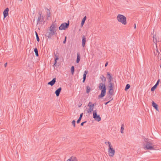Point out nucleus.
Listing matches in <instances>:
<instances>
[{
    "instance_id": "obj_1",
    "label": "nucleus",
    "mask_w": 161,
    "mask_h": 161,
    "mask_svg": "<svg viewBox=\"0 0 161 161\" xmlns=\"http://www.w3.org/2000/svg\"><path fill=\"white\" fill-rule=\"evenodd\" d=\"M106 86L105 83H100L98 86L99 89L101 90V93L98 97L99 99L103 97L105 95L106 93Z\"/></svg>"
},
{
    "instance_id": "obj_2",
    "label": "nucleus",
    "mask_w": 161,
    "mask_h": 161,
    "mask_svg": "<svg viewBox=\"0 0 161 161\" xmlns=\"http://www.w3.org/2000/svg\"><path fill=\"white\" fill-rule=\"evenodd\" d=\"M118 21L124 25L126 24V18L124 15L120 14L118 15L117 17Z\"/></svg>"
},
{
    "instance_id": "obj_3",
    "label": "nucleus",
    "mask_w": 161,
    "mask_h": 161,
    "mask_svg": "<svg viewBox=\"0 0 161 161\" xmlns=\"http://www.w3.org/2000/svg\"><path fill=\"white\" fill-rule=\"evenodd\" d=\"M147 139H146L145 140V142L146 143V144H144V148L145 150H154V148L153 146L152 143L150 141H147Z\"/></svg>"
},
{
    "instance_id": "obj_4",
    "label": "nucleus",
    "mask_w": 161,
    "mask_h": 161,
    "mask_svg": "<svg viewBox=\"0 0 161 161\" xmlns=\"http://www.w3.org/2000/svg\"><path fill=\"white\" fill-rule=\"evenodd\" d=\"M108 153L109 156L110 157H113L114 155L115 151L112 148V146L110 142H108Z\"/></svg>"
},
{
    "instance_id": "obj_5",
    "label": "nucleus",
    "mask_w": 161,
    "mask_h": 161,
    "mask_svg": "<svg viewBox=\"0 0 161 161\" xmlns=\"http://www.w3.org/2000/svg\"><path fill=\"white\" fill-rule=\"evenodd\" d=\"M69 26V21H68V23H63L61 24L59 27L60 30H65L67 29Z\"/></svg>"
},
{
    "instance_id": "obj_6",
    "label": "nucleus",
    "mask_w": 161,
    "mask_h": 161,
    "mask_svg": "<svg viewBox=\"0 0 161 161\" xmlns=\"http://www.w3.org/2000/svg\"><path fill=\"white\" fill-rule=\"evenodd\" d=\"M47 32L45 34L46 36L48 37L49 38H51L52 36L54 35L55 32H56L54 30H52L51 29L47 30Z\"/></svg>"
},
{
    "instance_id": "obj_7",
    "label": "nucleus",
    "mask_w": 161,
    "mask_h": 161,
    "mask_svg": "<svg viewBox=\"0 0 161 161\" xmlns=\"http://www.w3.org/2000/svg\"><path fill=\"white\" fill-rule=\"evenodd\" d=\"M93 117L96 121L99 122L101 120V118L99 115L97 114V110L96 109L93 111Z\"/></svg>"
},
{
    "instance_id": "obj_8",
    "label": "nucleus",
    "mask_w": 161,
    "mask_h": 161,
    "mask_svg": "<svg viewBox=\"0 0 161 161\" xmlns=\"http://www.w3.org/2000/svg\"><path fill=\"white\" fill-rule=\"evenodd\" d=\"M42 13L41 12H39L38 14L39 15L38 16L37 19V24L39 23L42 24V22H43L44 17L42 15Z\"/></svg>"
},
{
    "instance_id": "obj_9",
    "label": "nucleus",
    "mask_w": 161,
    "mask_h": 161,
    "mask_svg": "<svg viewBox=\"0 0 161 161\" xmlns=\"http://www.w3.org/2000/svg\"><path fill=\"white\" fill-rule=\"evenodd\" d=\"M153 35V42L155 43L156 45H157V43L159 42V38H158L155 34H154V31H153V33H152Z\"/></svg>"
},
{
    "instance_id": "obj_10",
    "label": "nucleus",
    "mask_w": 161,
    "mask_h": 161,
    "mask_svg": "<svg viewBox=\"0 0 161 161\" xmlns=\"http://www.w3.org/2000/svg\"><path fill=\"white\" fill-rule=\"evenodd\" d=\"M160 50L159 51L158 49H157L156 52H154L155 56H157L158 59H160V60L161 58V53H160Z\"/></svg>"
},
{
    "instance_id": "obj_11",
    "label": "nucleus",
    "mask_w": 161,
    "mask_h": 161,
    "mask_svg": "<svg viewBox=\"0 0 161 161\" xmlns=\"http://www.w3.org/2000/svg\"><path fill=\"white\" fill-rule=\"evenodd\" d=\"M9 9L8 8H6L4 11L3 12L4 18H5L8 15V12Z\"/></svg>"
},
{
    "instance_id": "obj_12",
    "label": "nucleus",
    "mask_w": 161,
    "mask_h": 161,
    "mask_svg": "<svg viewBox=\"0 0 161 161\" xmlns=\"http://www.w3.org/2000/svg\"><path fill=\"white\" fill-rule=\"evenodd\" d=\"M56 82V78H53L51 81L48 82L47 83V84L48 85H51V86H52L55 84Z\"/></svg>"
},
{
    "instance_id": "obj_13",
    "label": "nucleus",
    "mask_w": 161,
    "mask_h": 161,
    "mask_svg": "<svg viewBox=\"0 0 161 161\" xmlns=\"http://www.w3.org/2000/svg\"><path fill=\"white\" fill-rule=\"evenodd\" d=\"M89 108L87 110V113H90L92 112L94 108V103L92 104V105H89Z\"/></svg>"
},
{
    "instance_id": "obj_14",
    "label": "nucleus",
    "mask_w": 161,
    "mask_h": 161,
    "mask_svg": "<svg viewBox=\"0 0 161 161\" xmlns=\"http://www.w3.org/2000/svg\"><path fill=\"white\" fill-rule=\"evenodd\" d=\"M61 90L62 88L60 87L56 90L55 93L57 97H58L59 96L60 93L61 91Z\"/></svg>"
},
{
    "instance_id": "obj_15",
    "label": "nucleus",
    "mask_w": 161,
    "mask_h": 161,
    "mask_svg": "<svg viewBox=\"0 0 161 161\" xmlns=\"http://www.w3.org/2000/svg\"><path fill=\"white\" fill-rule=\"evenodd\" d=\"M45 8V9L47 10L46 13L47 14V19H48V18L50 17L51 12H50V10L47 8Z\"/></svg>"
},
{
    "instance_id": "obj_16",
    "label": "nucleus",
    "mask_w": 161,
    "mask_h": 161,
    "mask_svg": "<svg viewBox=\"0 0 161 161\" xmlns=\"http://www.w3.org/2000/svg\"><path fill=\"white\" fill-rule=\"evenodd\" d=\"M152 105L155 109L156 110L158 111V105L155 103L153 101L152 102Z\"/></svg>"
},
{
    "instance_id": "obj_17",
    "label": "nucleus",
    "mask_w": 161,
    "mask_h": 161,
    "mask_svg": "<svg viewBox=\"0 0 161 161\" xmlns=\"http://www.w3.org/2000/svg\"><path fill=\"white\" fill-rule=\"evenodd\" d=\"M86 38L84 35L82 36V46L84 47L85 46L86 42Z\"/></svg>"
},
{
    "instance_id": "obj_18",
    "label": "nucleus",
    "mask_w": 161,
    "mask_h": 161,
    "mask_svg": "<svg viewBox=\"0 0 161 161\" xmlns=\"http://www.w3.org/2000/svg\"><path fill=\"white\" fill-rule=\"evenodd\" d=\"M114 92V88L109 89L108 92L109 94V96L108 97L110 98L112 96Z\"/></svg>"
},
{
    "instance_id": "obj_19",
    "label": "nucleus",
    "mask_w": 161,
    "mask_h": 161,
    "mask_svg": "<svg viewBox=\"0 0 161 161\" xmlns=\"http://www.w3.org/2000/svg\"><path fill=\"white\" fill-rule=\"evenodd\" d=\"M107 76H110V77L108 79V82H111L112 80L113 79L112 76H111V74L109 72H108L107 73Z\"/></svg>"
},
{
    "instance_id": "obj_20",
    "label": "nucleus",
    "mask_w": 161,
    "mask_h": 161,
    "mask_svg": "<svg viewBox=\"0 0 161 161\" xmlns=\"http://www.w3.org/2000/svg\"><path fill=\"white\" fill-rule=\"evenodd\" d=\"M109 84H108V87L109 89H113L114 88V85L113 83H112L111 82H108Z\"/></svg>"
},
{
    "instance_id": "obj_21",
    "label": "nucleus",
    "mask_w": 161,
    "mask_h": 161,
    "mask_svg": "<svg viewBox=\"0 0 161 161\" xmlns=\"http://www.w3.org/2000/svg\"><path fill=\"white\" fill-rule=\"evenodd\" d=\"M77 58L76 62L77 63H78L79 62L80 60V54L79 53H77Z\"/></svg>"
},
{
    "instance_id": "obj_22",
    "label": "nucleus",
    "mask_w": 161,
    "mask_h": 161,
    "mask_svg": "<svg viewBox=\"0 0 161 161\" xmlns=\"http://www.w3.org/2000/svg\"><path fill=\"white\" fill-rule=\"evenodd\" d=\"M86 16H85L82 19L81 22V27L83 26V25H84V24L85 22V21L86 20Z\"/></svg>"
},
{
    "instance_id": "obj_23",
    "label": "nucleus",
    "mask_w": 161,
    "mask_h": 161,
    "mask_svg": "<svg viewBox=\"0 0 161 161\" xmlns=\"http://www.w3.org/2000/svg\"><path fill=\"white\" fill-rule=\"evenodd\" d=\"M100 79L101 80L103 81V83H105L106 80V78L103 75H102L100 77Z\"/></svg>"
},
{
    "instance_id": "obj_24",
    "label": "nucleus",
    "mask_w": 161,
    "mask_h": 161,
    "mask_svg": "<svg viewBox=\"0 0 161 161\" xmlns=\"http://www.w3.org/2000/svg\"><path fill=\"white\" fill-rule=\"evenodd\" d=\"M83 114V113H82L80 114L79 118L78 119L77 121V124H78L80 122V121L81 120V118L82 117Z\"/></svg>"
},
{
    "instance_id": "obj_25",
    "label": "nucleus",
    "mask_w": 161,
    "mask_h": 161,
    "mask_svg": "<svg viewBox=\"0 0 161 161\" xmlns=\"http://www.w3.org/2000/svg\"><path fill=\"white\" fill-rule=\"evenodd\" d=\"M34 51L35 53V55L36 56L38 57L39 56L38 53V49L36 47L34 49Z\"/></svg>"
},
{
    "instance_id": "obj_26",
    "label": "nucleus",
    "mask_w": 161,
    "mask_h": 161,
    "mask_svg": "<svg viewBox=\"0 0 161 161\" xmlns=\"http://www.w3.org/2000/svg\"><path fill=\"white\" fill-rule=\"evenodd\" d=\"M69 159H71V161H78L76 157H72Z\"/></svg>"
},
{
    "instance_id": "obj_27",
    "label": "nucleus",
    "mask_w": 161,
    "mask_h": 161,
    "mask_svg": "<svg viewBox=\"0 0 161 161\" xmlns=\"http://www.w3.org/2000/svg\"><path fill=\"white\" fill-rule=\"evenodd\" d=\"M130 85L129 84H127L126 85L125 87V91H127L128 89H129L130 87Z\"/></svg>"
},
{
    "instance_id": "obj_28",
    "label": "nucleus",
    "mask_w": 161,
    "mask_h": 161,
    "mask_svg": "<svg viewBox=\"0 0 161 161\" xmlns=\"http://www.w3.org/2000/svg\"><path fill=\"white\" fill-rule=\"evenodd\" d=\"M91 90L90 87L88 86H86V92L87 93H88Z\"/></svg>"
},
{
    "instance_id": "obj_29",
    "label": "nucleus",
    "mask_w": 161,
    "mask_h": 161,
    "mask_svg": "<svg viewBox=\"0 0 161 161\" xmlns=\"http://www.w3.org/2000/svg\"><path fill=\"white\" fill-rule=\"evenodd\" d=\"M55 28V25L53 23L52 24L51 26L50 27V29H51L52 30H54V29Z\"/></svg>"
},
{
    "instance_id": "obj_30",
    "label": "nucleus",
    "mask_w": 161,
    "mask_h": 161,
    "mask_svg": "<svg viewBox=\"0 0 161 161\" xmlns=\"http://www.w3.org/2000/svg\"><path fill=\"white\" fill-rule=\"evenodd\" d=\"M71 73L72 75L74 74L75 71V68L74 66H72L71 68Z\"/></svg>"
},
{
    "instance_id": "obj_31",
    "label": "nucleus",
    "mask_w": 161,
    "mask_h": 161,
    "mask_svg": "<svg viewBox=\"0 0 161 161\" xmlns=\"http://www.w3.org/2000/svg\"><path fill=\"white\" fill-rule=\"evenodd\" d=\"M124 125L122 124L121 125V129H120V132L121 133H123L124 132V131H123L124 130Z\"/></svg>"
},
{
    "instance_id": "obj_32",
    "label": "nucleus",
    "mask_w": 161,
    "mask_h": 161,
    "mask_svg": "<svg viewBox=\"0 0 161 161\" xmlns=\"http://www.w3.org/2000/svg\"><path fill=\"white\" fill-rule=\"evenodd\" d=\"M35 34H36V40H37V42H39L40 41V39H39V37L38 36V34H37V32L36 31H35Z\"/></svg>"
},
{
    "instance_id": "obj_33",
    "label": "nucleus",
    "mask_w": 161,
    "mask_h": 161,
    "mask_svg": "<svg viewBox=\"0 0 161 161\" xmlns=\"http://www.w3.org/2000/svg\"><path fill=\"white\" fill-rule=\"evenodd\" d=\"M157 86L155 85L153 87H152L151 89V90L152 92L156 88Z\"/></svg>"
},
{
    "instance_id": "obj_34",
    "label": "nucleus",
    "mask_w": 161,
    "mask_h": 161,
    "mask_svg": "<svg viewBox=\"0 0 161 161\" xmlns=\"http://www.w3.org/2000/svg\"><path fill=\"white\" fill-rule=\"evenodd\" d=\"M54 54H55L54 59L58 60L59 59L58 56V55H57L55 53Z\"/></svg>"
},
{
    "instance_id": "obj_35",
    "label": "nucleus",
    "mask_w": 161,
    "mask_h": 161,
    "mask_svg": "<svg viewBox=\"0 0 161 161\" xmlns=\"http://www.w3.org/2000/svg\"><path fill=\"white\" fill-rule=\"evenodd\" d=\"M72 124L73 125L74 127H75V120H73L72 122Z\"/></svg>"
},
{
    "instance_id": "obj_36",
    "label": "nucleus",
    "mask_w": 161,
    "mask_h": 161,
    "mask_svg": "<svg viewBox=\"0 0 161 161\" xmlns=\"http://www.w3.org/2000/svg\"><path fill=\"white\" fill-rule=\"evenodd\" d=\"M159 82H160V79H159L157 80V83H156V84H155V85H156L157 86L159 85Z\"/></svg>"
},
{
    "instance_id": "obj_37",
    "label": "nucleus",
    "mask_w": 161,
    "mask_h": 161,
    "mask_svg": "<svg viewBox=\"0 0 161 161\" xmlns=\"http://www.w3.org/2000/svg\"><path fill=\"white\" fill-rule=\"evenodd\" d=\"M66 39H67V37L66 36H65V37L64 40V41L63 42V43L64 44L66 42Z\"/></svg>"
},
{
    "instance_id": "obj_38",
    "label": "nucleus",
    "mask_w": 161,
    "mask_h": 161,
    "mask_svg": "<svg viewBox=\"0 0 161 161\" xmlns=\"http://www.w3.org/2000/svg\"><path fill=\"white\" fill-rule=\"evenodd\" d=\"M86 121H84L82 123H81L80 124V125L82 126H83V125H84V124L85 123H86Z\"/></svg>"
},
{
    "instance_id": "obj_39",
    "label": "nucleus",
    "mask_w": 161,
    "mask_h": 161,
    "mask_svg": "<svg viewBox=\"0 0 161 161\" xmlns=\"http://www.w3.org/2000/svg\"><path fill=\"white\" fill-rule=\"evenodd\" d=\"M88 73V71L87 70H85L84 71V74L86 75Z\"/></svg>"
},
{
    "instance_id": "obj_40",
    "label": "nucleus",
    "mask_w": 161,
    "mask_h": 161,
    "mask_svg": "<svg viewBox=\"0 0 161 161\" xmlns=\"http://www.w3.org/2000/svg\"><path fill=\"white\" fill-rule=\"evenodd\" d=\"M112 99H113V98H112V99H111V100H109V101H108V102H106V103H105V105H107V104H108V103H109V102H110L111 100H112Z\"/></svg>"
},
{
    "instance_id": "obj_41",
    "label": "nucleus",
    "mask_w": 161,
    "mask_h": 161,
    "mask_svg": "<svg viewBox=\"0 0 161 161\" xmlns=\"http://www.w3.org/2000/svg\"><path fill=\"white\" fill-rule=\"evenodd\" d=\"M92 103L91 102H90L89 103H88V106L89 107V105H92Z\"/></svg>"
},
{
    "instance_id": "obj_42",
    "label": "nucleus",
    "mask_w": 161,
    "mask_h": 161,
    "mask_svg": "<svg viewBox=\"0 0 161 161\" xmlns=\"http://www.w3.org/2000/svg\"><path fill=\"white\" fill-rule=\"evenodd\" d=\"M108 65V62H107L105 64V67H106Z\"/></svg>"
},
{
    "instance_id": "obj_43",
    "label": "nucleus",
    "mask_w": 161,
    "mask_h": 161,
    "mask_svg": "<svg viewBox=\"0 0 161 161\" xmlns=\"http://www.w3.org/2000/svg\"><path fill=\"white\" fill-rule=\"evenodd\" d=\"M57 60L54 59V65H55V64L57 63Z\"/></svg>"
},
{
    "instance_id": "obj_44",
    "label": "nucleus",
    "mask_w": 161,
    "mask_h": 161,
    "mask_svg": "<svg viewBox=\"0 0 161 161\" xmlns=\"http://www.w3.org/2000/svg\"><path fill=\"white\" fill-rule=\"evenodd\" d=\"M134 28L136 29V24H135L134 25Z\"/></svg>"
},
{
    "instance_id": "obj_45",
    "label": "nucleus",
    "mask_w": 161,
    "mask_h": 161,
    "mask_svg": "<svg viewBox=\"0 0 161 161\" xmlns=\"http://www.w3.org/2000/svg\"><path fill=\"white\" fill-rule=\"evenodd\" d=\"M7 63H6L4 64V66H5V67H6L7 66Z\"/></svg>"
},
{
    "instance_id": "obj_46",
    "label": "nucleus",
    "mask_w": 161,
    "mask_h": 161,
    "mask_svg": "<svg viewBox=\"0 0 161 161\" xmlns=\"http://www.w3.org/2000/svg\"><path fill=\"white\" fill-rule=\"evenodd\" d=\"M83 79L86 80V77H83Z\"/></svg>"
},
{
    "instance_id": "obj_47",
    "label": "nucleus",
    "mask_w": 161,
    "mask_h": 161,
    "mask_svg": "<svg viewBox=\"0 0 161 161\" xmlns=\"http://www.w3.org/2000/svg\"><path fill=\"white\" fill-rule=\"evenodd\" d=\"M86 74H84L83 75V77H86Z\"/></svg>"
},
{
    "instance_id": "obj_48",
    "label": "nucleus",
    "mask_w": 161,
    "mask_h": 161,
    "mask_svg": "<svg viewBox=\"0 0 161 161\" xmlns=\"http://www.w3.org/2000/svg\"><path fill=\"white\" fill-rule=\"evenodd\" d=\"M67 161H71V159H69L67 160Z\"/></svg>"
},
{
    "instance_id": "obj_49",
    "label": "nucleus",
    "mask_w": 161,
    "mask_h": 161,
    "mask_svg": "<svg viewBox=\"0 0 161 161\" xmlns=\"http://www.w3.org/2000/svg\"><path fill=\"white\" fill-rule=\"evenodd\" d=\"M85 80H84V79H83V81H82V82H83V83H84V82H85Z\"/></svg>"
},
{
    "instance_id": "obj_50",
    "label": "nucleus",
    "mask_w": 161,
    "mask_h": 161,
    "mask_svg": "<svg viewBox=\"0 0 161 161\" xmlns=\"http://www.w3.org/2000/svg\"><path fill=\"white\" fill-rule=\"evenodd\" d=\"M64 137L63 138H62V140H63V139H64Z\"/></svg>"
},
{
    "instance_id": "obj_51",
    "label": "nucleus",
    "mask_w": 161,
    "mask_h": 161,
    "mask_svg": "<svg viewBox=\"0 0 161 161\" xmlns=\"http://www.w3.org/2000/svg\"><path fill=\"white\" fill-rule=\"evenodd\" d=\"M107 143H108V142H105V143L106 144H107Z\"/></svg>"
},
{
    "instance_id": "obj_52",
    "label": "nucleus",
    "mask_w": 161,
    "mask_h": 161,
    "mask_svg": "<svg viewBox=\"0 0 161 161\" xmlns=\"http://www.w3.org/2000/svg\"><path fill=\"white\" fill-rule=\"evenodd\" d=\"M109 78L110 77V76H107Z\"/></svg>"
},
{
    "instance_id": "obj_53",
    "label": "nucleus",
    "mask_w": 161,
    "mask_h": 161,
    "mask_svg": "<svg viewBox=\"0 0 161 161\" xmlns=\"http://www.w3.org/2000/svg\"><path fill=\"white\" fill-rule=\"evenodd\" d=\"M95 106V104H94V106Z\"/></svg>"
}]
</instances>
